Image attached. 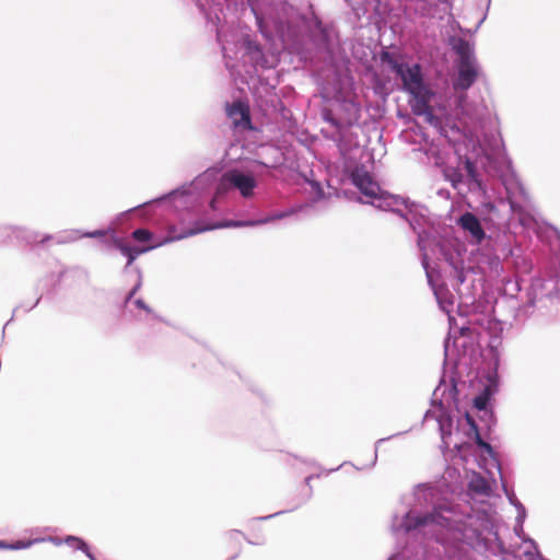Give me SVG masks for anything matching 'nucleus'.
I'll list each match as a JSON object with an SVG mask.
<instances>
[{"instance_id":"16","label":"nucleus","mask_w":560,"mask_h":560,"mask_svg":"<svg viewBox=\"0 0 560 560\" xmlns=\"http://www.w3.org/2000/svg\"><path fill=\"white\" fill-rule=\"evenodd\" d=\"M33 544V541H22V540H19L16 541L14 545H8L7 544V548L5 549H22V548H27L30 547L31 545Z\"/></svg>"},{"instance_id":"21","label":"nucleus","mask_w":560,"mask_h":560,"mask_svg":"<svg viewBox=\"0 0 560 560\" xmlns=\"http://www.w3.org/2000/svg\"><path fill=\"white\" fill-rule=\"evenodd\" d=\"M137 305L141 308H145L144 303L141 300L137 301Z\"/></svg>"},{"instance_id":"17","label":"nucleus","mask_w":560,"mask_h":560,"mask_svg":"<svg viewBox=\"0 0 560 560\" xmlns=\"http://www.w3.org/2000/svg\"><path fill=\"white\" fill-rule=\"evenodd\" d=\"M104 235H105V232L100 231V230L86 234V236H89V237H103Z\"/></svg>"},{"instance_id":"19","label":"nucleus","mask_w":560,"mask_h":560,"mask_svg":"<svg viewBox=\"0 0 560 560\" xmlns=\"http://www.w3.org/2000/svg\"><path fill=\"white\" fill-rule=\"evenodd\" d=\"M479 447L486 450L489 453L492 451L491 445L489 443L485 442V441L481 443V445H479Z\"/></svg>"},{"instance_id":"18","label":"nucleus","mask_w":560,"mask_h":560,"mask_svg":"<svg viewBox=\"0 0 560 560\" xmlns=\"http://www.w3.org/2000/svg\"><path fill=\"white\" fill-rule=\"evenodd\" d=\"M462 179V175L460 174H454V177L451 179L452 180V184L454 187H456L457 183H459Z\"/></svg>"},{"instance_id":"11","label":"nucleus","mask_w":560,"mask_h":560,"mask_svg":"<svg viewBox=\"0 0 560 560\" xmlns=\"http://www.w3.org/2000/svg\"><path fill=\"white\" fill-rule=\"evenodd\" d=\"M440 518H441V516L436 512L427 513L424 515L415 517L413 526L421 527V526H425V525L434 524V523L440 524Z\"/></svg>"},{"instance_id":"23","label":"nucleus","mask_w":560,"mask_h":560,"mask_svg":"<svg viewBox=\"0 0 560 560\" xmlns=\"http://www.w3.org/2000/svg\"><path fill=\"white\" fill-rule=\"evenodd\" d=\"M7 544L4 541H0V548H7Z\"/></svg>"},{"instance_id":"2","label":"nucleus","mask_w":560,"mask_h":560,"mask_svg":"<svg viewBox=\"0 0 560 560\" xmlns=\"http://www.w3.org/2000/svg\"><path fill=\"white\" fill-rule=\"evenodd\" d=\"M458 55V74L453 83L455 90H468L478 78V69L472 46L464 39H459L454 46Z\"/></svg>"},{"instance_id":"9","label":"nucleus","mask_w":560,"mask_h":560,"mask_svg":"<svg viewBox=\"0 0 560 560\" xmlns=\"http://www.w3.org/2000/svg\"><path fill=\"white\" fill-rule=\"evenodd\" d=\"M116 247L120 250V253L127 257L128 261L127 265L130 266L135 261V259L140 255L143 254L150 249H152L154 246H148L143 248L132 247L127 245L126 243L121 241H117L115 243Z\"/></svg>"},{"instance_id":"4","label":"nucleus","mask_w":560,"mask_h":560,"mask_svg":"<svg viewBox=\"0 0 560 560\" xmlns=\"http://www.w3.org/2000/svg\"><path fill=\"white\" fill-rule=\"evenodd\" d=\"M285 215H287V213H277V214H273L271 217H268V218H265V219H261V220H257V221H225V222L217 223V224H213V225L197 226V228L184 231L182 234L176 236L175 240L186 238V237L196 235L198 233H201V232H205V231H209V230H213V229L254 226V225L265 224V223H268V222H271V221H275V220H280V219L284 218Z\"/></svg>"},{"instance_id":"20","label":"nucleus","mask_w":560,"mask_h":560,"mask_svg":"<svg viewBox=\"0 0 560 560\" xmlns=\"http://www.w3.org/2000/svg\"><path fill=\"white\" fill-rule=\"evenodd\" d=\"M475 441H476V444H477L478 446H479V445H481V443L483 442V440L481 439V436H480V434H479V433H477V434H476V440H475Z\"/></svg>"},{"instance_id":"14","label":"nucleus","mask_w":560,"mask_h":560,"mask_svg":"<svg viewBox=\"0 0 560 560\" xmlns=\"http://www.w3.org/2000/svg\"><path fill=\"white\" fill-rule=\"evenodd\" d=\"M465 168L468 173V176L480 187L481 184L477 179V170H476V166L474 165V163L471 161L467 160L465 162Z\"/></svg>"},{"instance_id":"15","label":"nucleus","mask_w":560,"mask_h":560,"mask_svg":"<svg viewBox=\"0 0 560 560\" xmlns=\"http://www.w3.org/2000/svg\"><path fill=\"white\" fill-rule=\"evenodd\" d=\"M487 404H488V397L486 395H479V396L475 397V399H474V406L478 410L486 409Z\"/></svg>"},{"instance_id":"10","label":"nucleus","mask_w":560,"mask_h":560,"mask_svg":"<svg viewBox=\"0 0 560 560\" xmlns=\"http://www.w3.org/2000/svg\"><path fill=\"white\" fill-rule=\"evenodd\" d=\"M380 59L383 63H386L389 66V68L396 73H400L401 72V69L402 67L406 65V63H402V62H398L395 57L389 52V51H386V50H383L381 54H380Z\"/></svg>"},{"instance_id":"3","label":"nucleus","mask_w":560,"mask_h":560,"mask_svg":"<svg viewBox=\"0 0 560 560\" xmlns=\"http://www.w3.org/2000/svg\"><path fill=\"white\" fill-rule=\"evenodd\" d=\"M256 180L252 175L244 174L238 170L225 172L217 186V194H225L231 188L240 190L244 198H249L254 194Z\"/></svg>"},{"instance_id":"8","label":"nucleus","mask_w":560,"mask_h":560,"mask_svg":"<svg viewBox=\"0 0 560 560\" xmlns=\"http://www.w3.org/2000/svg\"><path fill=\"white\" fill-rule=\"evenodd\" d=\"M241 536L238 530H230L220 539V548L230 552V558H234L241 549Z\"/></svg>"},{"instance_id":"5","label":"nucleus","mask_w":560,"mask_h":560,"mask_svg":"<svg viewBox=\"0 0 560 560\" xmlns=\"http://www.w3.org/2000/svg\"><path fill=\"white\" fill-rule=\"evenodd\" d=\"M226 114L235 128L253 129L249 106L241 101L226 106Z\"/></svg>"},{"instance_id":"1","label":"nucleus","mask_w":560,"mask_h":560,"mask_svg":"<svg viewBox=\"0 0 560 560\" xmlns=\"http://www.w3.org/2000/svg\"><path fill=\"white\" fill-rule=\"evenodd\" d=\"M397 75L401 79L404 90L412 96L413 114L425 116L427 120L432 124L435 117L430 102L434 93L424 82L420 65L409 66L406 63Z\"/></svg>"},{"instance_id":"24","label":"nucleus","mask_w":560,"mask_h":560,"mask_svg":"<svg viewBox=\"0 0 560 560\" xmlns=\"http://www.w3.org/2000/svg\"><path fill=\"white\" fill-rule=\"evenodd\" d=\"M51 541H54L56 545H59L60 541L57 538H50Z\"/></svg>"},{"instance_id":"13","label":"nucleus","mask_w":560,"mask_h":560,"mask_svg":"<svg viewBox=\"0 0 560 560\" xmlns=\"http://www.w3.org/2000/svg\"><path fill=\"white\" fill-rule=\"evenodd\" d=\"M132 238L138 242H148L152 237V233L147 229H137L132 232Z\"/></svg>"},{"instance_id":"7","label":"nucleus","mask_w":560,"mask_h":560,"mask_svg":"<svg viewBox=\"0 0 560 560\" xmlns=\"http://www.w3.org/2000/svg\"><path fill=\"white\" fill-rule=\"evenodd\" d=\"M458 224L463 230L469 232L477 243H480L486 236L478 218L470 212H465L458 219Z\"/></svg>"},{"instance_id":"22","label":"nucleus","mask_w":560,"mask_h":560,"mask_svg":"<svg viewBox=\"0 0 560 560\" xmlns=\"http://www.w3.org/2000/svg\"><path fill=\"white\" fill-rule=\"evenodd\" d=\"M48 240H50V236H46V237L42 238V240L39 241V243H42V244H43V243H45V242H46V241H48Z\"/></svg>"},{"instance_id":"6","label":"nucleus","mask_w":560,"mask_h":560,"mask_svg":"<svg viewBox=\"0 0 560 560\" xmlns=\"http://www.w3.org/2000/svg\"><path fill=\"white\" fill-rule=\"evenodd\" d=\"M352 183L368 197H377L380 194L378 184L363 167H357L351 173Z\"/></svg>"},{"instance_id":"12","label":"nucleus","mask_w":560,"mask_h":560,"mask_svg":"<svg viewBox=\"0 0 560 560\" xmlns=\"http://www.w3.org/2000/svg\"><path fill=\"white\" fill-rule=\"evenodd\" d=\"M65 541L74 549L83 550L90 558H92V556L89 552L88 545L82 539L74 536H68Z\"/></svg>"}]
</instances>
